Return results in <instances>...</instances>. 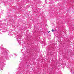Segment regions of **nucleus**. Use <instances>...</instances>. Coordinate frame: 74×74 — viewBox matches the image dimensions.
Masks as SVG:
<instances>
[{"mask_svg": "<svg viewBox=\"0 0 74 74\" xmlns=\"http://www.w3.org/2000/svg\"><path fill=\"white\" fill-rule=\"evenodd\" d=\"M51 31L52 32H55V30H54L52 29L51 30Z\"/></svg>", "mask_w": 74, "mask_h": 74, "instance_id": "1", "label": "nucleus"}, {"mask_svg": "<svg viewBox=\"0 0 74 74\" xmlns=\"http://www.w3.org/2000/svg\"><path fill=\"white\" fill-rule=\"evenodd\" d=\"M51 31H49V32H48V33H49V32H50Z\"/></svg>", "mask_w": 74, "mask_h": 74, "instance_id": "2", "label": "nucleus"}]
</instances>
